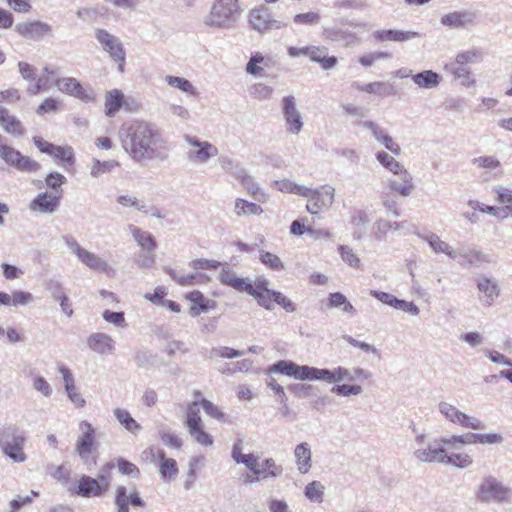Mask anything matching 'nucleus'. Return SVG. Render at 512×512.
Returning <instances> with one entry per match:
<instances>
[{
    "instance_id": "1",
    "label": "nucleus",
    "mask_w": 512,
    "mask_h": 512,
    "mask_svg": "<svg viewBox=\"0 0 512 512\" xmlns=\"http://www.w3.org/2000/svg\"><path fill=\"white\" fill-rule=\"evenodd\" d=\"M122 148L138 164L164 161L169 148L161 131L153 123L134 120L124 123L119 130Z\"/></svg>"
},
{
    "instance_id": "2",
    "label": "nucleus",
    "mask_w": 512,
    "mask_h": 512,
    "mask_svg": "<svg viewBox=\"0 0 512 512\" xmlns=\"http://www.w3.org/2000/svg\"><path fill=\"white\" fill-rule=\"evenodd\" d=\"M242 13L240 0H213L202 23L208 29L229 30L236 26Z\"/></svg>"
},
{
    "instance_id": "3",
    "label": "nucleus",
    "mask_w": 512,
    "mask_h": 512,
    "mask_svg": "<svg viewBox=\"0 0 512 512\" xmlns=\"http://www.w3.org/2000/svg\"><path fill=\"white\" fill-rule=\"evenodd\" d=\"M476 500L484 504H510L512 502V488L504 485L495 476L488 475L482 478L475 491Z\"/></svg>"
},
{
    "instance_id": "4",
    "label": "nucleus",
    "mask_w": 512,
    "mask_h": 512,
    "mask_svg": "<svg viewBox=\"0 0 512 512\" xmlns=\"http://www.w3.org/2000/svg\"><path fill=\"white\" fill-rule=\"evenodd\" d=\"M25 442L24 431L14 425L0 430V449L13 462L22 463L26 461Z\"/></svg>"
},
{
    "instance_id": "5",
    "label": "nucleus",
    "mask_w": 512,
    "mask_h": 512,
    "mask_svg": "<svg viewBox=\"0 0 512 512\" xmlns=\"http://www.w3.org/2000/svg\"><path fill=\"white\" fill-rule=\"evenodd\" d=\"M95 39L109 57L118 65V71L124 72L126 50L119 37L103 28L95 29Z\"/></svg>"
},
{
    "instance_id": "6",
    "label": "nucleus",
    "mask_w": 512,
    "mask_h": 512,
    "mask_svg": "<svg viewBox=\"0 0 512 512\" xmlns=\"http://www.w3.org/2000/svg\"><path fill=\"white\" fill-rule=\"evenodd\" d=\"M303 197L307 198L306 210L312 215H319L332 207L335 188L328 184L315 189L307 187L306 195Z\"/></svg>"
},
{
    "instance_id": "7",
    "label": "nucleus",
    "mask_w": 512,
    "mask_h": 512,
    "mask_svg": "<svg viewBox=\"0 0 512 512\" xmlns=\"http://www.w3.org/2000/svg\"><path fill=\"white\" fill-rule=\"evenodd\" d=\"M183 138L189 146L186 157L191 163L203 165L208 163L211 158L218 156L219 150L214 144L188 134L184 135Z\"/></svg>"
},
{
    "instance_id": "8",
    "label": "nucleus",
    "mask_w": 512,
    "mask_h": 512,
    "mask_svg": "<svg viewBox=\"0 0 512 512\" xmlns=\"http://www.w3.org/2000/svg\"><path fill=\"white\" fill-rule=\"evenodd\" d=\"M185 423L189 434L198 444L202 446H211L213 444V437L204 430L198 401H193L188 405Z\"/></svg>"
},
{
    "instance_id": "9",
    "label": "nucleus",
    "mask_w": 512,
    "mask_h": 512,
    "mask_svg": "<svg viewBox=\"0 0 512 512\" xmlns=\"http://www.w3.org/2000/svg\"><path fill=\"white\" fill-rule=\"evenodd\" d=\"M62 239L70 251L77 256L78 260L89 269L103 273L109 272L110 266L108 262L95 253L81 247L74 237L63 236Z\"/></svg>"
},
{
    "instance_id": "10",
    "label": "nucleus",
    "mask_w": 512,
    "mask_h": 512,
    "mask_svg": "<svg viewBox=\"0 0 512 512\" xmlns=\"http://www.w3.org/2000/svg\"><path fill=\"white\" fill-rule=\"evenodd\" d=\"M81 435L78 437L75 445V453L86 465L96 463V459L91 454L96 451L95 437L96 432L93 426L86 420L80 422Z\"/></svg>"
},
{
    "instance_id": "11",
    "label": "nucleus",
    "mask_w": 512,
    "mask_h": 512,
    "mask_svg": "<svg viewBox=\"0 0 512 512\" xmlns=\"http://www.w3.org/2000/svg\"><path fill=\"white\" fill-rule=\"evenodd\" d=\"M249 23L259 33L265 34L286 27V24L272 17L265 5H260L249 12Z\"/></svg>"
},
{
    "instance_id": "12",
    "label": "nucleus",
    "mask_w": 512,
    "mask_h": 512,
    "mask_svg": "<svg viewBox=\"0 0 512 512\" xmlns=\"http://www.w3.org/2000/svg\"><path fill=\"white\" fill-rule=\"evenodd\" d=\"M0 159L20 172L33 173L41 168L37 161L23 155L20 151L7 144L4 147H0Z\"/></svg>"
},
{
    "instance_id": "13",
    "label": "nucleus",
    "mask_w": 512,
    "mask_h": 512,
    "mask_svg": "<svg viewBox=\"0 0 512 512\" xmlns=\"http://www.w3.org/2000/svg\"><path fill=\"white\" fill-rule=\"evenodd\" d=\"M281 111L285 121L286 131L298 135L304 126L303 117L297 108L296 98L293 95H286L281 100Z\"/></svg>"
},
{
    "instance_id": "14",
    "label": "nucleus",
    "mask_w": 512,
    "mask_h": 512,
    "mask_svg": "<svg viewBox=\"0 0 512 512\" xmlns=\"http://www.w3.org/2000/svg\"><path fill=\"white\" fill-rule=\"evenodd\" d=\"M439 412L451 423L459 425L464 428H470L473 430H482L485 428V425L478 418L468 416L465 413L461 412L454 405L441 401L438 404Z\"/></svg>"
},
{
    "instance_id": "15",
    "label": "nucleus",
    "mask_w": 512,
    "mask_h": 512,
    "mask_svg": "<svg viewBox=\"0 0 512 512\" xmlns=\"http://www.w3.org/2000/svg\"><path fill=\"white\" fill-rule=\"evenodd\" d=\"M15 31L25 39L40 41L44 37H52L54 29L46 22L34 20L18 23Z\"/></svg>"
},
{
    "instance_id": "16",
    "label": "nucleus",
    "mask_w": 512,
    "mask_h": 512,
    "mask_svg": "<svg viewBox=\"0 0 512 512\" xmlns=\"http://www.w3.org/2000/svg\"><path fill=\"white\" fill-rule=\"evenodd\" d=\"M114 504L117 512H130L129 505L134 508H143L146 505L136 489L128 493V489L124 485L116 487Z\"/></svg>"
},
{
    "instance_id": "17",
    "label": "nucleus",
    "mask_w": 512,
    "mask_h": 512,
    "mask_svg": "<svg viewBox=\"0 0 512 512\" xmlns=\"http://www.w3.org/2000/svg\"><path fill=\"white\" fill-rule=\"evenodd\" d=\"M477 19V13L472 10H455L443 15L440 23L450 29H463L471 26Z\"/></svg>"
},
{
    "instance_id": "18",
    "label": "nucleus",
    "mask_w": 512,
    "mask_h": 512,
    "mask_svg": "<svg viewBox=\"0 0 512 512\" xmlns=\"http://www.w3.org/2000/svg\"><path fill=\"white\" fill-rule=\"evenodd\" d=\"M55 85L61 92L79 98L83 101L88 102L94 99L92 91L86 90L76 78H58L55 81Z\"/></svg>"
},
{
    "instance_id": "19",
    "label": "nucleus",
    "mask_w": 512,
    "mask_h": 512,
    "mask_svg": "<svg viewBox=\"0 0 512 512\" xmlns=\"http://www.w3.org/2000/svg\"><path fill=\"white\" fill-rule=\"evenodd\" d=\"M88 347L99 355H112L115 352V342L113 338L103 332L92 333L87 338Z\"/></svg>"
},
{
    "instance_id": "20",
    "label": "nucleus",
    "mask_w": 512,
    "mask_h": 512,
    "mask_svg": "<svg viewBox=\"0 0 512 512\" xmlns=\"http://www.w3.org/2000/svg\"><path fill=\"white\" fill-rule=\"evenodd\" d=\"M476 283L478 291L485 299L484 303L486 305H492L500 296L501 288L494 277L480 276L476 279Z\"/></svg>"
},
{
    "instance_id": "21",
    "label": "nucleus",
    "mask_w": 512,
    "mask_h": 512,
    "mask_svg": "<svg viewBox=\"0 0 512 512\" xmlns=\"http://www.w3.org/2000/svg\"><path fill=\"white\" fill-rule=\"evenodd\" d=\"M61 193L52 194L43 192L31 202L30 209L41 213H54L60 205Z\"/></svg>"
},
{
    "instance_id": "22",
    "label": "nucleus",
    "mask_w": 512,
    "mask_h": 512,
    "mask_svg": "<svg viewBox=\"0 0 512 512\" xmlns=\"http://www.w3.org/2000/svg\"><path fill=\"white\" fill-rule=\"evenodd\" d=\"M398 176V179H389L387 181V187L398 193L402 197H408L415 189V184L413 183V177L411 173L406 169L402 172H398L395 174Z\"/></svg>"
},
{
    "instance_id": "23",
    "label": "nucleus",
    "mask_w": 512,
    "mask_h": 512,
    "mask_svg": "<svg viewBox=\"0 0 512 512\" xmlns=\"http://www.w3.org/2000/svg\"><path fill=\"white\" fill-rule=\"evenodd\" d=\"M78 496L89 498L99 497L104 494L99 486V481L87 475H82L73 489H70Z\"/></svg>"
},
{
    "instance_id": "24",
    "label": "nucleus",
    "mask_w": 512,
    "mask_h": 512,
    "mask_svg": "<svg viewBox=\"0 0 512 512\" xmlns=\"http://www.w3.org/2000/svg\"><path fill=\"white\" fill-rule=\"evenodd\" d=\"M362 125L369 129L374 138L380 142L388 151H390L394 155H399L401 153V148L399 144L395 143L390 135L383 130L378 124L373 121H365Z\"/></svg>"
},
{
    "instance_id": "25",
    "label": "nucleus",
    "mask_w": 512,
    "mask_h": 512,
    "mask_svg": "<svg viewBox=\"0 0 512 512\" xmlns=\"http://www.w3.org/2000/svg\"><path fill=\"white\" fill-rule=\"evenodd\" d=\"M0 126L6 133L14 137L25 135L22 122L16 116L9 114V111L3 106H0Z\"/></svg>"
},
{
    "instance_id": "26",
    "label": "nucleus",
    "mask_w": 512,
    "mask_h": 512,
    "mask_svg": "<svg viewBox=\"0 0 512 512\" xmlns=\"http://www.w3.org/2000/svg\"><path fill=\"white\" fill-rule=\"evenodd\" d=\"M455 251L456 259H458L461 264L479 267L482 263L488 262L487 255L468 246H460Z\"/></svg>"
},
{
    "instance_id": "27",
    "label": "nucleus",
    "mask_w": 512,
    "mask_h": 512,
    "mask_svg": "<svg viewBox=\"0 0 512 512\" xmlns=\"http://www.w3.org/2000/svg\"><path fill=\"white\" fill-rule=\"evenodd\" d=\"M294 457L299 473H308L312 467V452L310 445L307 442H302L296 445L294 449Z\"/></svg>"
},
{
    "instance_id": "28",
    "label": "nucleus",
    "mask_w": 512,
    "mask_h": 512,
    "mask_svg": "<svg viewBox=\"0 0 512 512\" xmlns=\"http://www.w3.org/2000/svg\"><path fill=\"white\" fill-rule=\"evenodd\" d=\"M331 377L329 369H320L316 367H311L307 365H298L296 366L295 376L294 378L297 380H329Z\"/></svg>"
},
{
    "instance_id": "29",
    "label": "nucleus",
    "mask_w": 512,
    "mask_h": 512,
    "mask_svg": "<svg viewBox=\"0 0 512 512\" xmlns=\"http://www.w3.org/2000/svg\"><path fill=\"white\" fill-rule=\"evenodd\" d=\"M283 473V467L278 465L273 458H266L259 463L254 472L255 479L268 480L280 477Z\"/></svg>"
},
{
    "instance_id": "30",
    "label": "nucleus",
    "mask_w": 512,
    "mask_h": 512,
    "mask_svg": "<svg viewBox=\"0 0 512 512\" xmlns=\"http://www.w3.org/2000/svg\"><path fill=\"white\" fill-rule=\"evenodd\" d=\"M414 457L422 463H443L446 450L443 447L418 448L413 453Z\"/></svg>"
},
{
    "instance_id": "31",
    "label": "nucleus",
    "mask_w": 512,
    "mask_h": 512,
    "mask_svg": "<svg viewBox=\"0 0 512 512\" xmlns=\"http://www.w3.org/2000/svg\"><path fill=\"white\" fill-rule=\"evenodd\" d=\"M322 36L326 40L341 42L346 46L353 45L357 42V37L354 33L338 27L324 28Z\"/></svg>"
},
{
    "instance_id": "32",
    "label": "nucleus",
    "mask_w": 512,
    "mask_h": 512,
    "mask_svg": "<svg viewBox=\"0 0 512 512\" xmlns=\"http://www.w3.org/2000/svg\"><path fill=\"white\" fill-rule=\"evenodd\" d=\"M128 230L132 234L133 239L144 251L154 252L157 248V243L154 236L147 231L138 228L135 225H128Z\"/></svg>"
},
{
    "instance_id": "33",
    "label": "nucleus",
    "mask_w": 512,
    "mask_h": 512,
    "mask_svg": "<svg viewBox=\"0 0 512 512\" xmlns=\"http://www.w3.org/2000/svg\"><path fill=\"white\" fill-rule=\"evenodd\" d=\"M419 36L415 31H402L395 29L377 30L374 32V37L379 41H395L405 42Z\"/></svg>"
},
{
    "instance_id": "34",
    "label": "nucleus",
    "mask_w": 512,
    "mask_h": 512,
    "mask_svg": "<svg viewBox=\"0 0 512 512\" xmlns=\"http://www.w3.org/2000/svg\"><path fill=\"white\" fill-rule=\"evenodd\" d=\"M271 61L270 57H266L260 52L253 53L246 64L245 71L255 77L264 76V67H270Z\"/></svg>"
},
{
    "instance_id": "35",
    "label": "nucleus",
    "mask_w": 512,
    "mask_h": 512,
    "mask_svg": "<svg viewBox=\"0 0 512 512\" xmlns=\"http://www.w3.org/2000/svg\"><path fill=\"white\" fill-rule=\"evenodd\" d=\"M354 87L359 91H364L370 94H377L382 97L392 96L397 94V90L393 84L388 82H372L365 85L354 83Z\"/></svg>"
},
{
    "instance_id": "36",
    "label": "nucleus",
    "mask_w": 512,
    "mask_h": 512,
    "mask_svg": "<svg viewBox=\"0 0 512 512\" xmlns=\"http://www.w3.org/2000/svg\"><path fill=\"white\" fill-rule=\"evenodd\" d=\"M237 180L241 182L246 191L257 201L264 202L266 200V194L259 187L254 177L248 174L245 170L242 174H237Z\"/></svg>"
},
{
    "instance_id": "37",
    "label": "nucleus",
    "mask_w": 512,
    "mask_h": 512,
    "mask_svg": "<svg viewBox=\"0 0 512 512\" xmlns=\"http://www.w3.org/2000/svg\"><path fill=\"white\" fill-rule=\"evenodd\" d=\"M444 69L451 74L455 80H460L463 86L470 87L475 84V80L471 78L470 71L457 63H447Z\"/></svg>"
},
{
    "instance_id": "38",
    "label": "nucleus",
    "mask_w": 512,
    "mask_h": 512,
    "mask_svg": "<svg viewBox=\"0 0 512 512\" xmlns=\"http://www.w3.org/2000/svg\"><path fill=\"white\" fill-rule=\"evenodd\" d=\"M412 80L420 88L432 89L439 85L441 77L432 70H425L412 75Z\"/></svg>"
},
{
    "instance_id": "39",
    "label": "nucleus",
    "mask_w": 512,
    "mask_h": 512,
    "mask_svg": "<svg viewBox=\"0 0 512 512\" xmlns=\"http://www.w3.org/2000/svg\"><path fill=\"white\" fill-rule=\"evenodd\" d=\"M435 253H444L453 260H456V251L447 242L440 239L436 234H429L423 237Z\"/></svg>"
},
{
    "instance_id": "40",
    "label": "nucleus",
    "mask_w": 512,
    "mask_h": 512,
    "mask_svg": "<svg viewBox=\"0 0 512 512\" xmlns=\"http://www.w3.org/2000/svg\"><path fill=\"white\" fill-rule=\"evenodd\" d=\"M124 103V94L118 90L113 89L106 94L105 98V112L109 117H113L122 107Z\"/></svg>"
},
{
    "instance_id": "41",
    "label": "nucleus",
    "mask_w": 512,
    "mask_h": 512,
    "mask_svg": "<svg viewBox=\"0 0 512 512\" xmlns=\"http://www.w3.org/2000/svg\"><path fill=\"white\" fill-rule=\"evenodd\" d=\"M234 212L237 217H242L249 215H260L263 213V209L256 203L249 202L242 198H236L234 202Z\"/></svg>"
},
{
    "instance_id": "42",
    "label": "nucleus",
    "mask_w": 512,
    "mask_h": 512,
    "mask_svg": "<svg viewBox=\"0 0 512 512\" xmlns=\"http://www.w3.org/2000/svg\"><path fill=\"white\" fill-rule=\"evenodd\" d=\"M114 416L117 421L130 433H137L141 430V425L131 416V414L122 408L114 410Z\"/></svg>"
},
{
    "instance_id": "43",
    "label": "nucleus",
    "mask_w": 512,
    "mask_h": 512,
    "mask_svg": "<svg viewBox=\"0 0 512 512\" xmlns=\"http://www.w3.org/2000/svg\"><path fill=\"white\" fill-rule=\"evenodd\" d=\"M472 164L478 169L486 170L483 174L485 180L490 178V171H494L501 167L500 161L495 156H479L472 160Z\"/></svg>"
},
{
    "instance_id": "44",
    "label": "nucleus",
    "mask_w": 512,
    "mask_h": 512,
    "mask_svg": "<svg viewBox=\"0 0 512 512\" xmlns=\"http://www.w3.org/2000/svg\"><path fill=\"white\" fill-rule=\"evenodd\" d=\"M325 486L317 480L308 483L304 489L305 497L312 503L320 504L324 500Z\"/></svg>"
},
{
    "instance_id": "45",
    "label": "nucleus",
    "mask_w": 512,
    "mask_h": 512,
    "mask_svg": "<svg viewBox=\"0 0 512 512\" xmlns=\"http://www.w3.org/2000/svg\"><path fill=\"white\" fill-rule=\"evenodd\" d=\"M164 80L169 86L177 88L189 95L195 96L198 94L197 89L186 78L167 75L165 76Z\"/></svg>"
},
{
    "instance_id": "46",
    "label": "nucleus",
    "mask_w": 512,
    "mask_h": 512,
    "mask_svg": "<svg viewBox=\"0 0 512 512\" xmlns=\"http://www.w3.org/2000/svg\"><path fill=\"white\" fill-rule=\"evenodd\" d=\"M218 164L223 171L231 173L235 179L238 173L242 174L246 170L238 161L227 155H220Z\"/></svg>"
},
{
    "instance_id": "47",
    "label": "nucleus",
    "mask_w": 512,
    "mask_h": 512,
    "mask_svg": "<svg viewBox=\"0 0 512 512\" xmlns=\"http://www.w3.org/2000/svg\"><path fill=\"white\" fill-rule=\"evenodd\" d=\"M376 159L393 174L406 170L403 164L384 151L377 152Z\"/></svg>"
},
{
    "instance_id": "48",
    "label": "nucleus",
    "mask_w": 512,
    "mask_h": 512,
    "mask_svg": "<svg viewBox=\"0 0 512 512\" xmlns=\"http://www.w3.org/2000/svg\"><path fill=\"white\" fill-rule=\"evenodd\" d=\"M473 437H474L473 433L469 432V433H465L463 435H453L450 437H442L439 439V443L444 446L456 448L459 445L474 444Z\"/></svg>"
},
{
    "instance_id": "49",
    "label": "nucleus",
    "mask_w": 512,
    "mask_h": 512,
    "mask_svg": "<svg viewBox=\"0 0 512 512\" xmlns=\"http://www.w3.org/2000/svg\"><path fill=\"white\" fill-rule=\"evenodd\" d=\"M443 463L463 469L470 467L473 463V460L471 456L466 453H453L451 455L446 453V457H444Z\"/></svg>"
},
{
    "instance_id": "50",
    "label": "nucleus",
    "mask_w": 512,
    "mask_h": 512,
    "mask_svg": "<svg viewBox=\"0 0 512 512\" xmlns=\"http://www.w3.org/2000/svg\"><path fill=\"white\" fill-rule=\"evenodd\" d=\"M277 189L281 192L291 193L298 196L306 195L307 186L297 184L289 179L275 182Z\"/></svg>"
},
{
    "instance_id": "51",
    "label": "nucleus",
    "mask_w": 512,
    "mask_h": 512,
    "mask_svg": "<svg viewBox=\"0 0 512 512\" xmlns=\"http://www.w3.org/2000/svg\"><path fill=\"white\" fill-rule=\"evenodd\" d=\"M163 269L175 282L181 286H192L196 284V279L198 277L197 274H180L175 269L170 267H164ZM199 277H203V275L200 274Z\"/></svg>"
},
{
    "instance_id": "52",
    "label": "nucleus",
    "mask_w": 512,
    "mask_h": 512,
    "mask_svg": "<svg viewBox=\"0 0 512 512\" xmlns=\"http://www.w3.org/2000/svg\"><path fill=\"white\" fill-rule=\"evenodd\" d=\"M320 21V13L316 11L298 13L293 17V23L302 26H316L320 23Z\"/></svg>"
},
{
    "instance_id": "53",
    "label": "nucleus",
    "mask_w": 512,
    "mask_h": 512,
    "mask_svg": "<svg viewBox=\"0 0 512 512\" xmlns=\"http://www.w3.org/2000/svg\"><path fill=\"white\" fill-rule=\"evenodd\" d=\"M483 54L479 49H471L467 51H463L457 54L455 61L452 63H457L465 67L467 63H477L482 60Z\"/></svg>"
},
{
    "instance_id": "54",
    "label": "nucleus",
    "mask_w": 512,
    "mask_h": 512,
    "mask_svg": "<svg viewBox=\"0 0 512 512\" xmlns=\"http://www.w3.org/2000/svg\"><path fill=\"white\" fill-rule=\"evenodd\" d=\"M273 92L274 89L271 86L261 82L255 83L249 89L250 95L259 101L271 99Z\"/></svg>"
},
{
    "instance_id": "55",
    "label": "nucleus",
    "mask_w": 512,
    "mask_h": 512,
    "mask_svg": "<svg viewBox=\"0 0 512 512\" xmlns=\"http://www.w3.org/2000/svg\"><path fill=\"white\" fill-rule=\"evenodd\" d=\"M259 259L262 262V264H264L266 267L270 268L271 270L282 271L285 269V266H284L283 262L281 261V259L273 253L261 250Z\"/></svg>"
},
{
    "instance_id": "56",
    "label": "nucleus",
    "mask_w": 512,
    "mask_h": 512,
    "mask_svg": "<svg viewBox=\"0 0 512 512\" xmlns=\"http://www.w3.org/2000/svg\"><path fill=\"white\" fill-rule=\"evenodd\" d=\"M118 165L119 163L115 160L101 162L97 159H94L93 164L91 166V176L97 178L105 173L110 172L113 168L117 167Z\"/></svg>"
},
{
    "instance_id": "57",
    "label": "nucleus",
    "mask_w": 512,
    "mask_h": 512,
    "mask_svg": "<svg viewBox=\"0 0 512 512\" xmlns=\"http://www.w3.org/2000/svg\"><path fill=\"white\" fill-rule=\"evenodd\" d=\"M468 205L473 210H478L482 213H487V214L495 216L497 218H505L507 216V215H504L503 208L481 204L476 200H470L468 202Z\"/></svg>"
},
{
    "instance_id": "58",
    "label": "nucleus",
    "mask_w": 512,
    "mask_h": 512,
    "mask_svg": "<svg viewBox=\"0 0 512 512\" xmlns=\"http://www.w3.org/2000/svg\"><path fill=\"white\" fill-rule=\"evenodd\" d=\"M363 389L360 385L357 384H341L334 385L331 388V392L343 397H348L351 395L357 396L362 393Z\"/></svg>"
},
{
    "instance_id": "59",
    "label": "nucleus",
    "mask_w": 512,
    "mask_h": 512,
    "mask_svg": "<svg viewBox=\"0 0 512 512\" xmlns=\"http://www.w3.org/2000/svg\"><path fill=\"white\" fill-rule=\"evenodd\" d=\"M495 193L497 195V201L500 204L505 205L503 208L504 215H506V210L512 214V189L499 186L495 188Z\"/></svg>"
},
{
    "instance_id": "60",
    "label": "nucleus",
    "mask_w": 512,
    "mask_h": 512,
    "mask_svg": "<svg viewBox=\"0 0 512 512\" xmlns=\"http://www.w3.org/2000/svg\"><path fill=\"white\" fill-rule=\"evenodd\" d=\"M296 366H297V364L292 361L280 360V361L276 362L275 364H273L272 366H270L269 371L274 372V373H280V374L287 375L290 377H294L295 371H296Z\"/></svg>"
},
{
    "instance_id": "61",
    "label": "nucleus",
    "mask_w": 512,
    "mask_h": 512,
    "mask_svg": "<svg viewBox=\"0 0 512 512\" xmlns=\"http://www.w3.org/2000/svg\"><path fill=\"white\" fill-rule=\"evenodd\" d=\"M117 202L125 207H134L135 209L143 213L149 212L148 206L143 201H140L136 197H132L130 195H120L117 198Z\"/></svg>"
},
{
    "instance_id": "62",
    "label": "nucleus",
    "mask_w": 512,
    "mask_h": 512,
    "mask_svg": "<svg viewBox=\"0 0 512 512\" xmlns=\"http://www.w3.org/2000/svg\"><path fill=\"white\" fill-rule=\"evenodd\" d=\"M160 475L164 480H171L178 473L177 463L174 459H165L160 463Z\"/></svg>"
},
{
    "instance_id": "63",
    "label": "nucleus",
    "mask_w": 512,
    "mask_h": 512,
    "mask_svg": "<svg viewBox=\"0 0 512 512\" xmlns=\"http://www.w3.org/2000/svg\"><path fill=\"white\" fill-rule=\"evenodd\" d=\"M49 155L70 165L74 163V154L71 147H62L55 145L52 153H50Z\"/></svg>"
},
{
    "instance_id": "64",
    "label": "nucleus",
    "mask_w": 512,
    "mask_h": 512,
    "mask_svg": "<svg viewBox=\"0 0 512 512\" xmlns=\"http://www.w3.org/2000/svg\"><path fill=\"white\" fill-rule=\"evenodd\" d=\"M117 468L123 475H128L133 478H139L140 476V470L138 467L124 458L117 459Z\"/></svg>"
}]
</instances>
